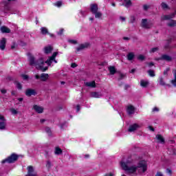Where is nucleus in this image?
Segmentation results:
<instances>
[{"mask_svg":"<svg viewBox=\"0 0 176 176\" xmlns=\"http://www.w3.org/2000/svg\"><path fill=\"white\" fill-rule=\"evenodd\" d=\"M136 167H138V168H142V173H145V171L148 170V166L146 165V162H145V161H140L138 166Z\"/></svg>","mask_w":176,"mask_h":176,"instance_id":"obj_4","label":"nucleus"},{"mask_svg":"<svg viewBox=\"0 0 176 176\" xmlns=\"http://www.w3.org/2000/svg\"><path fill=\"white\" fill-rule=\"evenodd\" d=\"M57 54H58V52H54L52 56L45 61V64H47V65H52V63H53V60L57 57Z\"/></svg>","mask_w":176,"mask_h":176,"instance_id":"obj_7","label":"nucleus"},{"mask_svg":"<svg viewBox=\"0 0 176 176\" xmlns=\"http://www.w3.org/2000/svg\"><path fill=\"white\" fill-rule=\"evenodd\" d=\"M12 8L10 6V5L8 3V2H4V10L6 12H10Z\"/></svg>","mask_w":176,"mask_h":176,"instance_id":"obj_27","label":"nucleus"},{"mask_svg":"<svg viewBox=\"0 0 176 176\" xmlns=\"http://www.w3.org/2000/svg\"><path fill=\"white\" fill-rule=\"evenodd\" d=\"M148 74L149 75V76H151L153 78V76H155V71L152 70V69H149L148 70Z\"/></svg>","mask_w":176,"mask_h":176,"instance_id":"obj_37","label":"nucleus"},{"mask_svg":"<svg viewBox=\"0 0 176 176\" xmlns=\"http://www.w3.org/2000/svg\"><path fill=\"white\" fill-rule=\"evenodd\" d=\"M129 87H130V85H126L124 86V89H125V90H127V89H129Z\"/></svg>","mask_w":176,"mask_h":176,"instance_id":"obj_60","label":"nucleus"},{"mask_svg":"<svg viewBox=\"0 0 176 176\" xmlns=\"http://www.w3.org/2000/svg\"><path fill=\"white\" fill-rule=\"evenodd\" d=\"M25 96L27 97H31L32 96H36L38 93L36 92V90L32 89H28L25 91Z\"/></svg>","mask_w":176,"mask_h":176,"instance_id":"obj_5","label":"nucleus"},{"mask_svg":"<svg viewBox=\"0 0 176 176\" xmlns=\"http://www.w3.org/2000/svg\"><path fill=\"white\" fill-rule=\"evenodd\" d=\"M64 32V29H60V30L58 32V35H63Z\"/></svg>","mask_w":176,"mask_h":176,"instance_id":"obj_52","label":"nucleus"},{"mask_svg":"<svg viewBox=\"0 0 176 176\" xmlns=\"http://www.w3.org/2000/svg\"><path fill=\"white\" fill-rule=\"evenodd\" d=\"M139 128H140V125H138V124H133L132 125H130L129 129H128V131L131 133L133 131H135V130H137Z\"/></svg>","mask_w":176,"mask_h":176,"instance_id":"obj_14","label":"nucleus"},{"mask_svg":"<svg viewBox=\"0 0 176 176\" xmlns=\"http://www.w3.org/2000/svg\"><path fill=\"white\" fill-rule=\"evenodd\" d=\"M0 91L2 94H6V93H8V91L5 89H0Z\"/></svg>","mask_w":176,"mask_h":176,"instance_id":"obj_49","label":"nucleus"},{"mask_svg":"<svg viewBox=\"0 0 176 176\" xmlns=\"http://www.w3.org/2000/svg\"><path fill=\"white\" fill-rule=\"evenodd\" d=\"M153 112H159V108L157 107H154L153 109Z\"/></svg>","mask_w":176,"mask_h":176,"instance_id":"obj_53","label":"nucleus"},{"mask_svg":"<svg viewBox=\"0 0 176 176\" xmlns=\"http://www.w3.org/2000/svg\"><path fill=\"white\" fill-rule=\"evenodd\" d=\"M63 5V3L61 1H57L56 3H54L55 6H57L58 8L61 7Z\"/></svg>","mask_w":176,"mask_h":176,"instance_id":"obj_42","label":"nucleus"},{"mask_svg":"<svg viewBox=\"0 0 176 176\" xmlns=\"http://www.w3.org/2000/svg\"><path fill=\"white\" fill-rule=\"evenodd\" d=\"M91 97H94V98H100V97H102V94L97 91L91 92Z\"/></svg>","mask_w":176,"mask_h":176,"instance_id":"obj_17","label":"nucleus"},{"mask_svg":"<svg viewBox=\"0 0 176 176\" xmlns=\"http://www.w3.org/2000/svg\"><path fill=\"white\" fill-rule=\"evenodd\" d=\"M149 8H151V6H148V5H146V4H145V5L143 6V9H144V10H145L146 12V10H148V9H149Z\"/></svg>","mask_w":176,"mask_h":176,"instance_id":"obj_45","label":"nucleus"},{"mask_svg":"<svg viewBox=\"0 0 176 176\" xmlns=\"http://www.w3.org/2000/svg\"><path fill=\"white\" fill-rule=\"evenodd\" d=\"M126 112L128 115H133L135 112V108L133 105H129L126 109Z\"/></svg>","mask_w":176,"mask_h":176,"instance_id":"obj_13","label":"nucleus"},{"mask_svg":"<svg viewBox=\"0 0 176 176\" xmlns=\"http://www.w3.org/2000/svg\"><path fill=\"white\" fill-rule=\"evenodd\" d=\"M168 27H176V21L171 20L169 23H167Z\"/></svg>","mask_w":176,"mask_h":176,"instance_id":"obj_29","label":"nucleus"},{"mask_svg":"<svg viewBox=\"0 0 176 176\" xmlns=\"http://www.w3.org/2000/svg\"><path fill=\"white\" fill-rule=\"evenodd\" d=\"M34 111L37 112V113H43V108L41 106L34 105L33 107Z\"/></svg>","mask_w":176,"mask_h":176,"instance_id":"obj_16","label":"nucleus"},{"mask_svg":"<svg viewBox=\"0 0 176 176\" xmlns=\"http://www.w3.org/2000/svg\"><path fill=\"white\" fill-rule=\"evenodd\" d=\"M134 57H135V54H134V52H129L126 55V58L129 61H131L132 60H134Z\"/></svg>","mask_w":176,"mask_h":176,"instance_id":"obj_21","label":"nucleus"},{"mask_svg":"<svg viewBox=\"0 0 176 176\" xmlns=\"http://www.w3.org/2000/svg\"><path fill=\"white\" fill-rule=\"evenodd\" d=\"M6 129V120L3 116H0V130H5Z\"/></svg>","mask_w":176,"mask_h":176,"instance_id":"obj_6","label":"nucleus"},{"mask_svg":"<svg viewBox=\"0 0 176 176\" xmlns=\"http://www.w3.org/2000/svg\"><path fill=\"white\" fill-rule=\"evenodd\" d=\"M94 14H95L96 19H100L102 16V13L96 11V12H94Z\"/></svg>","mask_w":176,"mask_h":176,"instance_id":"obj_35","label":"nucleus"},{"mask_svg":"<svg viewBox=\"0 0 176 176\" xmlns=\"http://www.w3.org/2000/svg\"><path fill=\"white\" fill-rule=\"evenodd\" d=\"M0 30L3 34H10V29L6 26H2Z\"/></svg>","mask_w":176,"mask_h":176,"instance_id":"obj_18","label":"nucleus"},{"mask_svg":"<svg viewBox=\"0 0 176 176\" xmlns=\"http://www.w3.org/2000/svg\"><path fill=\"white\" fill-rule=\"evenodd\" d=\"M148 85H149V82L145 80H140V86H142V87H147Z\"/></svg>","mask_w":176,"mask_h":176,"instance_id":"obj_26","label":"nucleus"},{"mask_svg":"<svg viewBox=\"0 0 176 176\" xmlns=\"http://www.w3.org/2000/svg\"><path fill=\"white\" fill-rule=\"evenodd\" d=\"M168 71H170V68H167V69L164 72V75H168Z\"/></svg>","mask_w":176,"mask_h":176,"instance_id":"obj_51","label":"nucleus"},{"mask_svg":"<svg viewBox=\"0 0 176 176\" xmlns=\"http://www.w3.org/2000/svg\"><path fill=\"white\" fill-rule=\"evenodd\" d=\"M54 153H55V155H62L63 150H61V148H60V147H56Z\"/></svg>","mask_w":176,"mask_h":176,"instance_id":"obj_32","label":"nucleus"},{"mask_svg":"<svg viewBox=\"0 0 176 176\" xmlns=\"http://www.w3.org/2000/svg\"><path fill=\"white\" fill-rule=\"evenodd\" d=\"M161 6L162 8V9L166 10V9H168V5H167V3L162 2L161 3Z\"/></svg>","mask_w":176,"mask_h":176,"instance_id":"obj_39","label":"nucleus"},{"mask_svg":"<svg viewBox=\"0 0 176 176\" xmlns=\"http://www.w3.org/2000/svg\"><path fill=\"white\" fill-rule=\"evenodd\" d=\"M85 85L87 86V87L94 88L96 87V81L87 82L85 83Z\"/></svg>","mask_w":176,"mask_h":176,"instance_id":"obj_22","label":"nucleus"},{"mask_svg":"<svg viewBox=\"0 0 176 176\" xmlns=\"http://www.w3.org/2000/svg\"><path fill=\"white\" fill-rule=\"evenodd\" d=\"M29 61L30 65H35L37 69H40L43 72L47 71L49 68L47 67H43V65H45V62L43 61V58H40L38 60H35V58L33 56H31L29 58Z\"/></svg>","mask_w":176,"mask_h":176,"instance_id":"obj_1","label":"nucleus"},{"mask_svg":"<svg viewBox=\"0 0 176 176\" xmlns=\"http://www.w3.org/2000/svg\"><path fill=\"white\" fill-rule=\"evenodd\" d=\"M11 94L12 96H16V91H12Z\"/></svg>","mask_w":176,"mask_h":176,"instance_id":"obj_63","label":"nucleus"},{"mask_svg":"<svg viewBox=\"0 0 176 176\" xmlns=\"http://www.w3.org/2000/svg\"><path fill=\"white\" fill-rule=\"evenodd\" d=\"M159 50V47H153L151 50L150 53H155L156 52H158Z\"/></svg>","mask_w":176,"mask_h":176,"instance_id":"obj_41","label":"nucleus"},{"mask_svg":"<svg viewBox=\"0 0 176 176\" xmlns=\"http://www.w3.org/2000/svg\"><path fill=\"white\" fill-rule=\"evenodd\" d=\"M76 109H77V112H79V111H80V106H79V104L76 106Z\"/></svg>","mask_w":176,"mask_h":176,"instance_id":"obj_59","label":"nucleus"},{"mask_svg":"<svg viewBox=\"0 0 176 176\" xmlns=\"http://www.w3.org/2000/svg\"><path fill=\"white\" fill-rule=\"evenodd\" d=\"M6 48V38H2L0 40V50H5Z\"/></svg>","mask_w":176,"mask_h":176,"instance_id":"obj_9","label":"nucleus"},{"mask_svg":"<svg viewBox=\"0 0 176 176\" xmlns=\"http://www.w3.org/2000/svg\"><path fill=\"white\" fill-rule=\"evenodd\" d=\"M149 130H151V131H155V129L152 126H148Z\"/></svg>","mask_w":176,"mask_h":176,"instance_id":"obj_62","label":"nucleus"},{"mask_svg":"<svg viewBox=\"0 0 176 176\" xmlns=\"http://www.w3.org/2000/svg\"><path fill=\"white\" fill-rule=\"evenodd\" d=\"M148 67L149 68H152V67H153L155 65V63H153V62H151V63H146Z\"/></svg>","mask_w":176,"mask_h":176,"instance_id":"obj_46","label":"nucleus"},{"mask_svg":"<svg viewBox=\"0 0 176 176\" xmlns=\"http://www.w3.org/2000/svg\"><path fill=\"white\" fill-rule=\"evenodd\" d=\"M19 159V156L14 153L12 154L10 157L6 158V160H3L1 163L3 164H5V163H14V162H16V160Z\"/></svg>","mask_w":176,"mask_h":176,"instance_id":"obj_3","label":"nucleus"},{"mask_svg":"<svg viewBox=\"0 0 176 176\" xmlns=\"http://www.w3.org/2000/svg\"><path fill=\"white\" fill-rule=\"evenodd\" d=\"M109 71L111 75H115L116 74V68L114 66L109 67Z\"/></svg>","mask_w":176,"mask_h":176,"instance_id":"obj_25","label":"nucleus"},{"mask_svg":"<svg viewBox=\"0 0 176 176\" xmlns=\"http://www.w3.org/2000/svg\"><path fill=\"white\" fill-rule=\"evenodd\" d=\"M174 17H175V13H173L168 15H164L162 16L161 20H171V19H174Z\"/></svg>","mask_w":176,"mask_h":176,"instance_id":"obj_12","label":"nucleus"},{"mask_svg":"<svg viewBox=\"0 0 176 176\" xmlns=\"http://www.w3.org/2000/svg\"><path fill=\"white\" fill-rule=\"evenodd\" d=\"M34 173V167L32 166H28V174L25 176H38L36 174H32Z\"/></svg>","mask_w":176,"mask_h":176,"instance_id":"obj_10","label":"nucleus"},{"mask_svg":"<svg viewBox=\"0 0 176 176\" xmlns=\"http://www.w3.org/2000/svg\"><path fill=\"white\" fill-rule=\"evenodd\" d=\"M138 60H139V61H144L145 60V56L140 54L138 56Z\"/></svg>","mask_w":176,"mask_h":176,"instance_id":"obj_38","label":"nucleus"},{"mask_svg":"<svg viewBox=\"0 0 176 176\" xmlns=\"http://www.w3.org/2000/svg\"><path fill=\"white\" fill-rule=\"evenodd\" d=\"M41 31L43 35H46V34H49V31L47 30V28L45 27L41 28Z\"/></svg>","mask_w":176,"mask_h":176,"instance_id":"obj_33","label":"nucleus"},{"mask_svg":"<svg viewBox=\"0 0 176 176\" xmlns=\"http://www.w3.org/2000/svg\"><path fill=\"white\" fill-rule=\"evenodd\" d=\"M71 67L72 68H76V67H78V65H76V63H72Z\"/></svg>","mask_w":176,"mask_h":176,"instance_id":"obj_54","label":"nucleus"},{"mask_svg":"<svg viewBox=\"0 0 176 176\" xmlns=\"http://www.w3.org/2000/svg\"><path fill=\"white\" fill-rule=\"evenodd\" d=\"M53 52V47L52 45H48L44 47V53L45 54H50Z\"/></svg>","mask_w":176,"mask_h":176,"instance_id":"obj_15","label":"nucleus"},{"mask_svg":"<svg viewBox=\"0 0 176 176\" xmlns=\"http://www.w3.org/2000/svg\"><path fill=\"white\" fill-rule=\"evenodd\" d=\"M69 43H72L73 45H76V43H78V41L75 40H69Z\"/></svg>","mask_w":176,"mask_h":176,"instance_id":"obj_48","label":"nucleus"},{"mask_svg":"<svg viewBox=\"0 0 176 176\" xmlns=\"http://www.w3.org/2000/svg\"><path fill=\"white\" fill-rule=\"evenodd\" d=\"M10 111H11L12 115H17V113H19V112L14 109H11Z\"/></svg>","mask_w":176,"mask_h":176,"instance_id":"obj_44","label":"nucleus"},{"mask_svg":"<svg viewBox=\"0 0 176 176\" xmlns=\"http://www.w3.org/2000/svg\"><path fill=\"white\" fill-rule=\"evenodd\" d=\"M156 138L160 144H164V138L162 135H157Z\"/></svg>","mask_w":176,"mask_h":176,"instance_id":"obj_24","label":"nucleus"},{"mask_svg":"<svg viewBox=\"0 0 176 176\" xmlns=\"http://www.w3.org/2000/svg\"><path fill=\"white\" fill-rule=\"evenodd\" d=\"M40 78H41V80H42V82H46V80H47L49 79V74L43 73V74H41Z\"/></svg>","mask_w":176,"mask_h":176,"instance_id":"obj_19","label":"nucleus"},{"mask_svg":"<svg viewBox=\"0 0 176 176\" xmlns=\"http://www.w3.org/2000/svg\"><path fill=\"white\" fill-rule=\"evenodd\" d=\"M21 77L23 78V79L24 80H28V79L29 78L28 75H27V74H21Z\"/></svg>","mask_w":176,"mask_h":176,"instance_id":"obj_43","label":"nucleus"},{"mask_svg":"<svg viewBox=\"0 0 176 176\" xmlns=\"http://www.w3.org/2000/svg\"><path fill=\"white\" fill-rule=\"evenodd\" d=\"M86 47H89V43L80 45V46L76 48V50L77 52H80V50H83V49H86Z\"/></svg>","mask_w":176,"mask_h":176,"instance_id":"obj_20","label":"nucleus"},{"mask_svg":"<svg viewBox=\"0 0 176 176\" xmlns=\"http://www.w3.org/2000/svg\"><path fill=\"white\" fill-rule=\"evenodd\" d=\"M160 60H163L162 56L155 58V61H160Z\"/></svg>","mask_w":176,"mask_h":176,"instance_id":"obj_56","label":"nucleus"},{"mask_svg":"<svg viewBox=\"0 0 176 176\" xmlns=\"http://www.w3.org/2000/svg\"><path fill=\"white\" fill-rule=\"evenodd\" d=\"M45 131L47 133H48V135L52 136V129H50V128L46 127Z\"/></svg>","mask_w":176,"mask_h":176,"instance_id":"obj_40","label":"nucleus"},{"mask_svg":"<svg viewBox=\"0 0 176 176\" xmlns=\"http://www.w3.org/2000/svg\"><path fill=\"white\" fill-rule=\"evenodd\" d=\"M166 173L168 174H172L173 173V171L170 169V168H167L166 169Z\"/></svg>","mask_w":176,"mask_h":176,"instance_id":"obj_55","label":"nucleus"},{"mask_svg":"<svg viewBox=\"0 0 176 176\" xmlns=\"http://www.w3.org/2000/svg\"><path fill=\"white\" fill-rule=\"evenodd\" d=\"M126 76L124 74H120V78H118V80H122Z\"/></svg>","mask_w":176,"mask_h":176,"instance_id":"obj_50","label":"nucleus"},{"mask_svg":"<svg viewBox=\"0 0 176 176\" xmlns=\"http://www.w3.org/2000/svg\"><path fill=\"white\" fill-rule=\"evenodd\" d=\"M135 20V18L134 16H132L131 19V23H134Z\"/></svg>","mask_w":176,"mask_h":176,"instance_id":"obj_61","label":"nucleus"},{"mask_svg":"<svg viewBox=\"0 0 176 176\" xmlns=\"http://www.w3.org/2000/svg\"><path fill=\"white\" fill-rule=\"evenodd\" d=\"M46 167H47V168H50V167H52V162L50 161H47Z\"/></svg>","mask_w":176,"mask_h":176,"instance_id":"obj_47","label":"nucleus"},{"mask_svg":"<svg viewBox=\"0 0 176 176\" xmlns=\"http://www.w3.org/2000/svg\"><path fill=\"white\" fill-rule=\"evenodd\" d=\"M129 164V162H120V166L124 171H126V174H135L137 173V170L138 169V167L136 166H127Z\"/></svg>","mask_w":176,"mask_h":176,"instance_id":"obj_2","label":"nucleus"},{"mask_svg":"<svg viewBox=\"0 0 176 176\" xmlns=\"http://www.w3.org/2000/svg\"><path fill=\"white\" fill-rule=\"evenodd\" d=\"M173 76H174V79L171 80L170 83H172V85H173V86L176 87V70L174 71Z\"/></svg>","mask_w":176,"mask_h":176,"instance_id":"obj_28","label":"nucleus"},{"mask_svg":"<svg viewBox=\"0 0 176 176\" xmlns=\"http://www.w3.org/2000/svg\"><path fill=\"white\" fill-rule=\"evenodd\" d=\"M162 56V60L164 61H171L173 58L167 54H163Z\"/></svg>","mask_w":176,"mask_h":176,"instance_id":"obj_23","label":"nucleus"},{"mask_svg":"<svg viewBox=\"0 0 176 176\" xmlns=\"http://www.w3.org/2000/svg\"><path fill=\"white\" fill-rule=\"evenodd\" d=\"M108 175H109V176H114L115 175H114L113 173H109Z\"/></svg>","mask_w":176,"mask_h":176,"instance_id":"obj_64","label":"nucleus"},{"mask_svg":"<svg viewBox=\"0 0 176 176\" xmlns=\"http://www.w3.org/2000/svg\"><path fill=\"white\" fill-rule=\"evenodd\" d=\"M168 152L169 155H176L175 148H168Z\"/></svg>","mask_w":176,"mask_h":176,"instance_id":"obj_34","label":"nucleus"},{"mask_svg":"<svg viewBox=\"0 0 176 176\" xmlns=\"http://www.w3.org/2000/svg\"><path fill=\"white\" fill-rule=\"evenodd\" d=\"M124 2H125L124 5V6H125V8H130V6H131V0H124Z\"/></svg>","mask_w":176,"mask_h":176,"instance_id":"obj_30","label":"nucleus"},{"mask_svg":"<svg viewBox=\"0 0 176 176\" xmlns=\"http://www.w3.org/2000/svg\"><path fill=\"white\" fill-rule=\"evenodd\" d=\"M155 176H163V174L161 173V172H157V174L155 175Z\"/></svg>","mask_w":176,"mask_h":176,"instance_id":"obj_58","label":"nucleus"},{"mask_svg":"<svg viewBox=\"0 0 176 176\" xmlns=\"http://www.w3.org/2000/svg\"><path fill=\"white\" fill-rule=\"evenodd\" d=\"M159 83L160 86H166V82H164V78L163 77L160 78Z\"/></svg>","mask_w":176,"mask_h":176,"instance_id":"obj_36","label":"nucleus"},{"mask_svg":"<svg viewBox=\"0 0 176 176\" xmlns=\"http://www.w3.org/2000/svg\"><path fill=\"white\" fill-rule=\"evenodd\" d=\"M7 79H8V80H14V78L13 77H12V76H8L7 78Z\"/></svg>","mask_w":176,"mask_h":176,"instance_id":"obj_57","label":"nucleus"},{"mask_svg":"<svg viewBox=\"0 0 176 176\" xmlns=\"http://www.w3.org/2000/svg\"><path fill=\"white\" fill-rule=\"evenodd\" d=\"M14 83L16 85L18 90H21L23 89V85L19 81L15 80L14 81Z\"/></svg>","mask_w":176,"mask_h":176,"instance_id":"obj_31","label":"nucleus"},{"mask_svg":"<svg viewBox=\"0 0 176 176\" xmlns=\"http://www.w3.org/2000/svg\"><path fill=\"white\" fill-rule=\"evenodd\" d=\"M142 28H146V30H149V28H152V25L148 23V19H142Z\"/></svg>","mask_w":176,"mask_h":176,"instance_id":"obj_8","label":"nucleus"},{"mask_svg":"<svg viewBox=\"0 0 176 176\" xmlns=\"http://www.w3.org/2000/svg\"><path fill=\"white\" fill-rule=\"evenodd\" d=\"M90 10L91 13H96V12H98V5L96 3H92L90 5Z\"/></svg>","mask_w":176,"mask_h":176,"instance_id":"obj_11","label":"nucleus"}]
</instances>
